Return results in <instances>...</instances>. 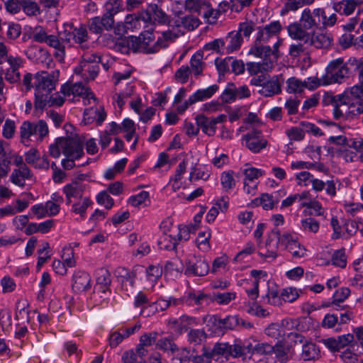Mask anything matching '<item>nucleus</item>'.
Masks as SVG:
<instances>
[{
	"label": "nucleus",
	"instance_id": "f257e3e1",
	"mask_svg": "<svg viewBox=\"0 0 363 363\" xmlns=\"http://www.w3.org/2000/svg\"><path fill=\"white\" fill-rule=\"evenodd\" d=\"M335 13L327 17L323 9L317 8L311 11L305 9L301 13L299 23H293L288 26L289 35L295 40H308L310 33L307 30H311L320 27L324 28L333 26L337 22Z\"/></svg>",
	"mask_w": 363,
	"mask_h": 363
},
{
	"label": "nucleus",
	"instance_id": "f03ea898",
	"mask_svg": "<svg viewBox=\"0 0 363 363\" xmlns=\"http://www.w3.org/2000/svg\"><path fill=\"white\" fill-rule=\"evenodd\" d=\"M281 26L279 22L274 21L259 28L255 45L250 50V54L255 57H278V48L281 42L278 34Z\"/></svg>",
	"mask_w": 363,
	"mask_h": 363
},
{
	"label": "nucleus",
	"instance_id": "7ed1b4c3",
	"mask_svg": "<svg viewBox=\"0 0 363 363\" xmlns=\"http://www.w3.org/2000/svg\"><path fill=\"white\" fill-rule=\"evenodd\" d=\"M60 72L54 70L51 73L42 72L35 76V111H42L52 99V91L55 89Z\"/></svg>",
	"mask_w": 363,
	"mask_h": 363
},
{
	"label": "nucleus",
	"instance_id": "20e7f679",
	"mask_svg": "<svg viewBox=\"0 0 363 363\" xmlns=\"http://www.w3.org/2000/svg\"><path fill=\"white\" fill-rule=\"evenodd\" d=\"M83 140L77 135L57 138L50 145V156L58 158L63 154L67 158H80L84 154Z\"/></svg>",
	"mask_w": 363,
	"mask_h": 363
},
{
	"label": "nucleus",
	"instance_id": "39448f33",
	"mask_svg": "<svg viewBox=\"0 0 363 363\" xmlns=\"http://www.w3.org/2000/svg\"><path fill=\"white\" fill-rule=\"evenodd\" d=\"M184 32L177 28V30H167L162 33V38H159L157 40L151 45L154 40V35L152 33L146 32L143 34L141 38L142 50L145 53H155L161 48L167 47V40H172L183 34Z\"/></svg>",
	"mask_w": 363,
	"mask_h": 363
},
{
	"label": "nucleus",
	"instance_id": "423d86ee",
	"mask_svg": "<svg viewBox=\"0 0 363 363\" xmlns=\"http://www.w3.org/2000/svg\"><path fill=\"white\" fill-rule=\"evenodd\" d=\"M350 69L344 62L342 58H337L330 61L326 67V73L323 75L325 84L334 83L340 84L345 79L349 77Z\"/></svg>",
	"mask_w": 363,
	"mask_h": 363
},
{
	"label": "nucleus",
	"instance_id": "0eeeda50",
	"mask_svg": "<svg viewBox=\"0 0 363 363\" xmlns=\"http://www.w3.org/2000/svg\"><path fill=\"white\" fill-rule=\"evenodd\" d=\"M130 72L125 73H115L113 77L115 79V85L116 86V103L120 108L125 103V100L130 98L133 93V85L127 80L129 79Z\"/></svg>",
	"mask_w": 363,
	"mask_h": 363
},
{
	"label": "nucleus",
	"instance_id": "6e6552de",
	"mask_svg": "<svg viewBox=\"0 0 363 363\" xmlns=\"http://www.w3.org/2000/svg\"><path fill=\"white\" fill-rule=\"evenodd\" d=\"M280 233L274 229L271 231L265 242L258 243L257 252L264 259H274L278 256Z\"/></svg>",
	"mask_w": 363,
	"mask_h": 363
},
{
	"label": "nucleus",
	"instance_id": "1a4fd4ad",
	"mask_svg": "<svg viewBox=\"0 0 363 363\" xmlns=\"http://www.w3.org/2000/svg\"><path fill=\"white\" fill-rule=\"evenodd\" d=\"M61 92L65 96H80L84 99V104H96L97 99L94 96L92 91L88 88L82 85V83L69 84L67 83L62 86Z\"/></svg>",
	"mask_w": 363,
	"mask_h": 363
},
{
	"label": "nucleus",
	"instance_id": "9d476101",
	"mask_svg": "<svg viewBox=\"0 0 363 363\" xmlns=\"http://www.w3.org/2000/svg\"><path fill=\"white\" fill-rule=\"evenodd\" d=\"M57 40L59 43V48H55V57L60 62H62L65 57L66 45H69L73 41V27L67 24L65 26L62 30L57 33Z\"/></svg>",
	"mask_w": 363,
	"mask_h": 363
},
{
	"label": "nucleus",
	"instance_id": "9b49d317",
	"mask_svg": "<svg viewBox=\"0 0 363 363\" xmlns=\"http://www.w3.org/2000/svg\"><path fill=\"white\" fill-rule=\"evenodd\" d=\"M226 116L220 114L217 117H207L203 114L198 115L196 117L197 126L200 128L203 133L208 136H213L216 133V125L224 122Z\"/></svg>",
	"mask_w": 363,
	"mask_h": 363
},
{
	"label": "nucleus",
	"instance_id": "f8f14e48",
	"mask_svg": "<svg viewBox=\"0 0 363 363\" xmlns=\"http://www.w3.org/2000/svg\"><path fill=\"white\" fill-rule=\"evenodd\" d=\"M135 18L137 21L142 20L145 23H167L169 22L168 16L156 4H150L146 11L140 12Z\"/></svg>",
	"mask_w": 363,
	"mask_h": 363
},
{
	"label": "nucleus",
	"instance_id": "ddd939ff",
	"mask_svg": "<svg viewBox=\"0 0 363 363\" xmlns=\"http://www.w3.org/2000/svg\"><path fill=\"white\" fill-rule=\"evenodd\" d=\"M23 67V60L19 57L9 56L6 57L5 68V79L10 83L19 82L21 79L20 69Z\"/></svg>",
	"mask_w": 363,
	"mask_h": 363
},
{
	"label": "nucleus",
	"instance_id": "4468645a",
	"mask_svg": "<svg viewBox=\"0 0 363 363\" xmlns=\"http://www.w3.org/2000/svg\"><path fill=\"white\" fill-rule=\"evenodd\" d=\"M281 74L268 77L262 88L258 90L259 94L265 97H272L281 92V85L284 83Z\"/></svg>",
	"mask_w": 363,
	"mask_h": 363
},
{
	"label": "nucleus",
	"instance_id": "2eb2a0df",
	"mask_svg": "<svg viewBox=\"0 0 363 363\" xmlns=\"http://www.w3.org/2000/svg\"><path fill=\"white\" fill-rule=\"evenodd\" d=\"M209 272V265L203 258H194L186 261L185 274L187 275L205 276Z\"/></svg>",
	"mask_w": 363,
	"mask_h": 363
},
{
	"label": "nucleus",
	"instance_id": "dca6fc26",
	"mask_svg": "<svg viewBox=\"0 0 363 363\" xmlns=\"http://www.w3.org/2000/svg\"><path fill=\"white\" fill-rule=\"evenodd\" d=\"M185 8L191 12L202 15L206 18H210L215 13L210 4L203 0H186Z\"/></svg>",
	"mask_w": 363,
	"mask_h": 363
},
{
	"label": "nucleus",
	"instance_id": "f3484780",
	"mask_svg": "<svg viewBox=\"0 0 363 363\" xmlns=\"http://www.w3.org/2000/svg\"><path fill=\"white\" fill-rule=\"evenodd\" d=\"M262 58V62H249L247 64V70L251 75H257L263 72L271 70L277 60L276 56L259 57Z\"/></svg>",
	"mask_w": 363,
	"mask_h": 363
},
{
	"label": "nucleus",
	"instance_id": "a211bd4d",
	"mask_svg": "<svg viewBox=\"0 0 363 363\" xmlns=\"http://www.w3.org/2000/svg\"><path fill=\"white\" fill-rule=\"evenodd\" d=\"M244 140L247 148L253 152H259L267 145V140L262 138L261 133L258 130L247 134Z\"/></svg>",
	"mask_w": 363,
	"mask_h": 363
},
{
	"label": "nucleus",
	"instance_id": "6ab92c4d",
	"mask_svg": "<svg viewBox=\"0 0 363 363\" xmlns=\"http://www.w3.org/2000/svg\"><path fill=\"white\" fill-rule=\"evenodd\" d=\"M33 178V174L27 166L14 169L10 176L11 182L20 187L25 186L26 182L31 181Z\"/></svg>",
	"mask_w": 363,
	"mask_h": 363
},
{
	"label": "nucleus",
	"instance_id": "aec40b11",
	"mask_svg": "<svg viewBox=\"0 0 363 363\" xmlns=\"http://www.w3.org/2000/svg\"><path fill=\"white\" fill-rule=\"evenodd\" d=\"M301 40L306 43H308L315 48L327 49L331 45L333 38L329 34L313 32L310 33L309 39Z\"/></svg>",
	"mask_w": 363,
	"mask_h": 363
},
{
	"label": "nucleus",
	"instance_id": "412c9836",
	"mask_svg": "<svg viewBox=\"0 0 363 363\" xmlns=\"http://www.w3.org/2000/svg\"><path fill=\"white\" fill-rule=\"evenodd\" d=\"M363 3V0H342L335 2L333 9L340 14L349 16L354 12L356 7Z\"/></svg>",
	"mask_w": 363,
	"mask_h": 363
},
{
	"label": "nucleus",
	"instance_id": "4be33fe9",
	"mask_svg": "<svg viewBox=\"0 0 363 363\" xmlns=\"http://www.w3.org/2000/svg\"><path fill=\"white\" fill-rule=\"evenodd\" d=\"M63 192L66 196L67 204H69L73 202V199L83 198L84 186L77 182H72L64 186Z\"/></svg>",
	"mask_w": 363,
	"mask_h": 363
},
{
	"label": "nucleus",
	"instance_id": "5701e85b",
	"mask_svg": "<svg viewBox=\"0 0 363 363\" xmlns=\"http://www.w3.org/2000/svg\"><path fill=\"white\" fill-rule=\"evenodd\" d=\"M106 118V113L103 108H94L85 109L84 112V123L85 125L89 124L96 121L100 125Z\"/></svg>",
	"mask_w": 363,
	"mask_h": 363
},
{
	"label": "nucleus",
	"instance_id": "b1692460",
	"mask_svg": "<svg viewBox=\"0 0 363 363\" xmlns=\"http://www.w3.org/2000/svg\"><path fill=\"white\" fill-rule=\"evenodd\" d=\"M91 278L89 274L84 272H77L73 277L72 288L77 292L84 291L91 286Z\"/></svg>",
	"mask_w": 363,
	"mask_h": 363
},
{
	"label": "nucleus",
	"instance_id": "393cba45",
	"mask_svg": "<svg viewBox=\"0 0 363 363\" xmlns=\"http://www.w3.org/2000/svg\"><path fill=\"white\" fill-rule=\"evenodd\" d=\"M117 45L123 52H128L129 50L134 52H143L140 37L130 36L125 39H121Z\"/></svg>",
	"mask_w": 363,
	"mask_h": 363
},
{
	"label": "nucleus",
	"instance_id": "a878e982",
	"mask_svg": "<svg viewBox=\"0 0 363 363\" xmlns=\"http://www.w3.org/2000/svg\"><path fill=\"white\" fill-rule=\"evenodd\" d=\"M33 38L38 43H45L48 46L55 49L59 48V43L57 40V36L54 35H48L45 30L43 28L36 29L33 33Z\"/></svg>",
	"mask_w": 363,
	"mask_h": 363
},
{
	"label": "nucleus",
	"instance_id": "bb28decb",
	"mask_svg": "<svg viewBox=\"0 0 363 363\" xmlns=\"http://www.w3.org/2000/svg\"><path fill=\"white\" fill-rule=\"evenodd\" d=\"M213 325L219 329H234L237 327L238 316L229 315L221 319L216 316H211L208 320Z\"/></svg>",
	"mask_w": 363,
	"mask_h": 363
},
{
	"label": "nucleus",
	"instance_id": "cd10ccee",
	"mask_svg": "<svg viewBox=\"0 0 363 363\" xmlns=\"http://www.w3.org/2000/svg\"><path fill=\"white\" fill-rule=\"evenodd\" d=\"M110 284V273L104 269H100L96 278V284L94 287L95 291L106 293L109 289Z\"/></svg>",
	"mask_w": 363,
	"mask_h": 363
},
{
	"label": "nucleus",
	"instance_id": "c85d7f7f",
	"mask_svg": "<svg viewBox=\"0 0 363 363\" xmlns=\"http://www.w3.org/2000/svg\"><path fill=\"white\" fill-rule=\"evenodd\" d=\"M218 89V86L216 84L210 86L206 89H199L191 96H190L191 102H199L210 99Z\"/></svg>",
	"mask_w": 363,
	"mask_h": 363
},
{
	"label": "nucleus",
	"instance_id": "c756f323",
	"mask_svg": "<svg viewBox=\"0 0 363 363\" xmlns=\"http://www.w3.org/2000/svg\"><path fill=\"white\" fill-rule=\"evenodd\" d=\"M320 357V350L311 342H306L303 345L301 357L304 361L315 360Z\"/></svg>",
	"mask_w": 363,
	"mask_h": 363
},
{
	"label": "nucleus",
	"instance_id": "7c9ffc66",
	"mask_svg": "<svg viewBox=\"0 0 363 363\" xmlns=\"http://www.w3.org/2000/svg\"><path fill=\"white\" fill-rule=\"evenodd\" d=\"M169 232H172V238L177 241H186L190 238V233L192 231V228L190 225L188 226H180L174 225L172 226L169 230Z\"/></svg>",
	"mask_w": 363,
	"mask_h": 363
},
{
	"label": "nucleus",
	"instance_id": "2f4dec72",
	"mask_svg": "<svg viewBox=\"0 0 363 363\" xmlns=\"http://www.w3.org/2000/svg\"><path fill=\"white\" fill-rule=\"evenodd\" d=\"M249 206H262L264 210H272L274 206V201L272 196L268 194H263L259 198L251 201Z\"/></svg>",
	"mask_w": 363,
	"mask_h": 363
},
{
	"label": "nucleus",
	"instance_id": "473e14b6",
	"mask_svg": "<svg viewBox=\"0 0 363 363\" xmlns=\"http://www.w3.org/2000/svg\"><path fill=\"white\" fill-rule=\"evenodd\" d=\"M23 11L28 16L36 17L41 14L40 6L35 0H21Z\"/></svg>",
	"mask_w": 363,
	"mask_h": 363
},
{
	"label": "nucleus",
	"instance_id": "72a5a7b5",
	"mask_svg": "<svg viewBox=\"0 0 363 363\" xmlns=\"http://www.w3.org/2000/svg\"><path fill=\"white\" fill-rule=\"evenodd\" d=\"M242 42V38L235 31L231 32L225 38V43L227 44L226 49L228 52H232L238 50Z\"/></svg>",
	"mask_w": 363,
	"mask_h": 363
},
{
	"label": "nucleus",
	"instance_id": "f704fd0d",
	"mask_svg": "<svg viewBox=\"0 0 363 363\" xmlns=\"http://www.w3.org/2000/svg\"><path fill=\"white\" fill-rule=\"evenodd\" d=\"M92 204V201L87 197L80 199L72 204V211L84 218L86 209Z\"/></svg>",
	"mask_w": 363,
	"mask_h": 363
},
{
	"label": "nucleus",
	"instance_id": "c9c22d12",
	"mask_svg": "<svg viewBox=\"0 0 363 363\" xmlns=\"http://www.w3.org/2000/svg\"><path fill=\"white\" fill-rule=\"evenodd\" d=\"M73 36L74 43L80 45L82 49L87 48L85 43L88 40V33L84 27L73 28Z\"/></svg>",
	"mask_w": 363,
	"mask_h": 363
},
{
	"label": "nucleus",
	"instance_id": "e433bc0d",
	"mask_svg": "<svg viewBox=\"0 0 363 363\" xmlns=\"http://www.w3.org/2000/svg\"><path fill=\"white\" fill-rule=\"evenodd\" d=\"M82 58L80 65L75 69L77 74H80L83 69H86L87 65H91V63H96L101 61V57L95 53H84Z\"/></svg>",
	"mask_w": 363,
	"mask_h": 363
},
{
	"label": "nucleus",
	"instance_id": "4c0bfd02",
	"mask_svg": "<svg viewBox=\"0 0 363 363\" xmlns=\"http://www.w3.org/2000/svg\"><path fill=\"white\" fill-rule=\"evenodd\" d=\"M156 347L159 350H163L164 352L171 354H174L179 350L177 345L169 337H164L159 340L157 342Z\"/></svg>",
	"mask_w": 363,
	"mask_h": 363
},
{
	"label": "nucleus",
	"instance_id": "58836bf2",
	"mask_svg": "<svg viewBox=\"0 0 363 363\" xmlns=\"http://www.w3.org/2000/svg\"><path fill=\"white\" fill-rule=\"evenodd\" d=\"M228 348L230 345L227 342H217L214 345L211 350H208V354L211 358L220 357H228Z\"/></svg>",
	"mask_w": 363,
	"mask_h": 363
},
{
	"label": "nucleus",
	"instance_id": "ea45409f",
	"mask_svg": "<svg viewBox=\"0 0 363 363\" xmlns=\"http://www.w3.org/2000/svg\"><path fill=\"white\" fill-rule=\"evenodd\" d=\"M286 91L290 94L301 93L304 90L303 81L292 77L286 80Z\"/></svg>",
	"mask_w": 363,
	"mask_h": 363
},
{
	"label": "nucleus",
	"instance_id": "a19ab883",
	"mask_svg": "<svg viewBox=\"0 0 363 363\" xmlns=\"http://www.w3.org/2000/svg\"><path fill=\"white\" fill-rule=\"evenodd\" d=\"M346 211L362 225L361 232H363V205L358 203H352L346 206Z\"/></svg>",
	"mask_w": 363,
	"mask_h": 363
},
{
	"label": "nucleus",
	"instance_id": "79ce46f5",
	"mask_svg": "<svg viewBox=\"0 0 363 363\" xmlns=\"http://www.w3.org/2000/svg\"><path fill=\"white\" fill-rule=\"evenodd\" d=\"M220 183L225 191L231 190L235 186V180L234 172L233 171H226L221 174Z\"/></svg>",
	"mask_w": 363,
	"mask_h": 363
},
{
	"label": "nucleus",
	"instance_id": "37998d69",
	"mask_svg": "<svg viewBox=\"0 0 363 363\" xmlns=\"http://www.w3.org/2000/svg\"><path fill=\"white\" fill-rule=\"evenodd\" d=\"M169 234L166 233L160 237L158 241V246L160 249L170 250L176 248L177 240L172 238V232L169 231Z\"/></svg>",
	"mask_w": 363,
	"mask_h": 363
},
{
	"label": "nucleus",
	"instance_id": "c03bdc74",
	"mask_svg": "<svg viewBox=\"0 0 363 363\" xmlns=\"http://www.w3.org/2000/svg\"><path fill=\"white\" fill-rule=\"evenodd\" d=\"M263 299L267 304L274 306H280L283 303L281 296H279L277 290L274 289H269L267 294L263 296Z\"/></svg>",
	"mask_w": 363,
	"mask_h": 363
},
{
	"label": "nucleus",
	"instance_id": "a18cd8bd",
	"mask_svg": "<svg viewBox=\"0 0 363 363\" xmlns=\"http://www.w3.org/2000/svg\"><path fill=\"white\" fill-rule=\"evenodd\" d=\"M188 341L194 345H200L206 339V334L203 330L191 329L187 335Z\"/></svg>",
	"mask_w": 363,
	"mask_h": 363
},
{
	"label": "nucleus",
	"instance_id": "49530a36",
	"mask_svg": "<svg viewBox=\"0 0 363 363\" xmlns=\"http://www.w3.org/2000/svg\"><path fill=\"white\" fill-rule=\"evenodd\" d=\"M306 318H286L281 321V326L286 328L287 330H303L304 327L303 321Z\"/></svg>",
	"mask_w": 363,
	"mask_h": 363
},
{
	"label": "nucleus",
	"instance_id": "de8ad7c7",
	"mask_svg": "<svg viewBox=\"0 0 363 363\" xmlns=\"http://www.w3.org/2000/svg\"><path fill=\"white\" fill-rule=\"evenodd\" d=\"M265 333L267 336L274 339L279 340L284 336V331L282 326L278 323H272L266 329Z\"/></svg>",
	"mask_w": 363,
	"mask_h": 363
},
{
	"label": "nucleus",
	"instance_id": "09e8293b",
	"mask_svg": "<svg viewBox=\"0 0 363 363\" xmlns=\"http://www.w3.org/2000/svg\"><path fill=\"white\" fill-rule=\"evenodd\" d=\"M203 53L196 52L191 59V67L194 75H200L203 70Z\"/></svg>",
	"mask_w": 363,
	"mask_h": 363
},
{
	"label": "nucleus",
	"instance_id": "8fccbe9b",
	"mask_svg": "<svg viewBox=\"0 0 363 363\" xmlns=\"http://www.w3.org/2000/svg\"><path fill=\"white\" fill-rule=\"evenodd\" d=\"M273 352L275 354L277 359L281 363H286L291 358L289 355V349L283 345L277 344L274 347Z\"/></svg>",
	"mask_w": 363,
	"mask_h": 363
},
{
	"label": "nucleus",
	"instance_id": "3c124183",
	"mask_svg": "<svg viewBox=\"0 0 363 363\" xmlns=\"http://www.w3.org/2000/svg\"><path fill=\"white\" fill-rule=\"evenodd\" d=\"M211 233L209 231H203L199 233L196 240L197 247L202 251H208L210 249L209 239Z\"/></svg>",
	"mask_w": 363,
	"mask_h": 363
},
{
	"label": "nucleus",
	"instance_id": "603ef678",
	"mask_svg": "<svg viewBox=\"0 0 363 363\" xmlns=\"http://www.w3.org/2000/svg\"><path fill=\"white\" fill-rule=\"evenodd\" d=\"M21 135L23 140H29L33 135H36L35 123L28 121L23 123L21 127Z\"/></svg>",
	"mask_w": 363,
	"mask_h": 363
},
{
	"label": "nucleus",
	"instance_id": "864d4df0",
	"mask_svg": "<svg viewBox=\"0 0 363 363\" xmlns=\"http://www.w3.org/2000/svg\"><path fill=\"white\" fill-rule=\"evenodd\" d=\"M135 277L134 272H127L121 280V288L127 292L128 295H129V292H130L133 288Z\"/></svg>",
	"mask_w": 363,
	"mask_h": 363
},
{
	"label": "nucleus",
	"instance_id": "5fc2aeb1",
	"mask_svg": "<svg viewBox=\"0 0 363 363\" xmlns=\"http://www.w3.org/2000/svg\"><path fill=\"white\" fill-rule=\"evenodd\" d=\"M301 228L305 231L315 233L319 230V223L314 218H308L301 220Z\"/></svg>",
	"mask_w": 363,
	"mask_h": 363
},
{
	"label": "nucleus",
	"instance_id": "6e6d98bb",
	"mask_svg": "<svg viewBox=\"0 0 363 363\" xmlns=\"http://www.w3.org/2000/svg\"><path fill=\"white\" fill-rule=\"evenodd\" d=\"M106 13L114 16L122 9L121 0H108L105 4Z\"/></svg>",
	"mask_w": 363,
	"mask_h": 363
},
{
	"label": "nucleus",
	"instance_id": "4d7b16f0",
	"mask_svg": "<svg viewBox=\"0 0 363 363\" xmlns=\"http://www.w3.org/2000/svg\"><path fill=\"white\" fill-rule=\"evenodd\" d=\"M283 301L293 302L299 296V293L296 288L288 287L282 290L281 293Z\"/></svg>",
	"mask_w": 363,
	"mask_h": 363
},
{
	"label": "nucleus",
	"instance_id": "13d9d810",
	"mask_svg": "<svg viewBox=\"0 0 363 363\" xmlns=\"http://www.w3.org/2000/svg\"><path fill=\"white\" fill-rule=\"evenodd\" d=\"M236 297L235 293L227 292V293H217L213 294V300L219 304L226 305L228 304L232 300H234Z\"/></svg>",
	"mask_w": 363,
	"mask_h": 363
},
{
	"label": "nucleus",
	"instance_id": "bf43d9fd",
	"mask_svg": "<svg viewBox=\"0 0 363 363\" xmlns=\"http://www.w3.org/2000/svg\"><path fill=\"white\" fill-rule=\"evenodd\" d=\"M196 324V319L193 317L183 315L179 317V324L178 326V333L182 334L186 330L189 326Z\"/></svg>",
	"mask_w": 363,
	"mask_h": 363
},
{
	"label": "nucleus",
	"instance_id": "052dcab7",
	"mask_svg": "<svg viewBox=\"0 0 363 363\" xmlns=\"http://www.w3.org/2000/svg\"><path fill=\"white\" fill-rule=\"evenodd\" d=\"M350 293V291L348 288H341L337 290L333 295V306H338L337 303L344 301L349 296Z\"/></svg>",
	"mask_w": 363,
	"mask_h": 363
},
{
	"label": "nucleus",
	"instance_id": "680f3d73",
	"mask_svg": "<svg viewBox=\"0 0 363 363\" xmlns=\"http://www.w3.org/2000/svg\"><path fill=\"white\" fill-rule=\"evenodd\" d=\"M289 252L291 253L294 257H303L306 254V250L297 241L292 242L288 249Z\"/></svg>",
	"mask_w": 363,
	"mask_h": 363
},
{
	"label": "nucleus",
	"instance_id": "e2e57ef3",
	"mask_svg": "<svg viewBox=\"0 0 363 363\" xmlns=\"http://www.w3.org/2000/svg\"><path fill=\"white\" fill-rule=\"evenodd\" d=\"M320 85L326 86L327 84H324L323 82V76L321 78H318L316 77H308L306 80L303 81V88L308 89L310 90L315 89L320 86Z\"/></svg>",
	"mask_w": 363,
	"mask_h": 363
},
{
	"label": "nucleus",
	"instance_id": "0e129e2a",
	"mask_svg": "<svg viewBox=\"0 0 363 363\" xmlns=\"http://www.w3.org/2000/svg\"><path fill=\"white\" fill-rule=\"evenodd\" d=\"M149 193L145 191H143L137 195L131 196L128 202L133 206H139L145 203L148 200Z\"/></svg>",
	"mask_w": 363,
	"mask_h": 363
},
{
	"label": "nucleus",
	"instance_id": "69168bd1",
	"mask_svg": "<svg viewBox=\"0 0 363 363\" xmlns=\"http://www.w3.org/2000/svg\"><path fill=\"white\" fill-rule=\"evenodd\" d=\"M254 30L255 23L252 21H245L240 23L239 29L236 32L240 33L241 37L242 35L243 36L248 38Z\"/></svg>",
	"mask_w": 363,
	"mask_h": 363
},
{
	"label": "nucleus",
	"instance_id": "338daca9",
	"mask_svg": "<svg viewBox=\"0 0 363 363\" xmlns=\"http://www.w3.org/2000/svg\"><path fill=\"white\" fill-rule=\"evenodd\" d=\"M332 263L333 265L344 268L346 266V257L345 252L342 250H337L332 257Z\"/></svg>",
	"mask_w": 363,
	"mask_h": 363
},
{
	"label": "nucleus",
	"instance_id": "774afa93",
	"mask_svg": "<svg viewBox=\"0 0 363 363\" xmlns=\"http://www.w3.org/2000/svg\"><path fill=\"white\" fill-rule=\"evenodd\" d=\"M62 259L67 267L75 266L76 262L74 259V252L72 248L66 247L63 249Z\"/></svg>",
	"mask_w": 363,
	"mask_h": 363
}]
</instances>
